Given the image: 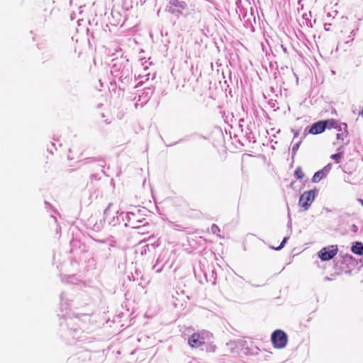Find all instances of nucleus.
I'll return each instance as SVG.
<instances>
[{
	"instance_id": "obj_2",
	"label": "nucleus",
	"mask_w": 363,
	"mask_h": 363,
	"mask_svg": "<svg viewBox=\"0 0 363 363\" xmlns=\"http://www.w3.org/2000/svg\"><path fill=\"white\" fill-rule=\"evenodd\" d=\"M317 191H318L316 189H312L306 191L301 194L298 201V204L304 211L309 208L315 198Z\"/></svg>"
},
{
	"instance_id": "obj_5",
	"label": "nucleus",
	"mask_w": 363,
	"mask_h": 363,
	"mask_svg": "<svg viewBox=\"0 0 363 363\" xmlns=\"http://www.w3.org/2000/svg\"><path fill=\"white\" fill-rule=\"evenodd\" d=\"M338 248L337 245H329L323 247L318 252V257L322 261H328L333 259L337 253Z\"/></svg>"
},
{
	"instance_id": "obj_23",
	"label": "nucleus",
	"mask_w": 363,
	"mask_h": 363,
	"mask_svg": "<svg viewBox=\"0 0 363 363\" xmlns=\"http://www.w3.org/2000/svg\"><path fill=\"white\" fill-rule=\"evenodd\" d=\"M351 34H352V35H355V32H354V30H352V31L351 32Z\"/></svg>"
},
{
	"instance_id": "obj_16",
	"label": "nucleus",
	"mask_w": 363,
	"mask_h": 363,
	"mask_svg": "<svg viewBox=\"0 0 363 363\" xmlns=\"http://www.w3.org/2000/svg\"><path fill=\"white\" fill-rule=\"evenodd\" d=\"M211 230L212 233L218 235V233L220 232V228L216 224H213L211 225Z\"/></svg>"
},
{
	"instance_id": "obj_22",
	"label": "nucleus",
	"mask_w": 363,
	"mask_h": 363,
	"mask_svg": "<svg viewBox=\"0 0 363 363\" xmlns=\"http://www.w3.org/2000/svg\"><path fill=\"white\" fill-rule=\"evenodd\" d=\"M358 201H359V203H361V204H362V206H363V199H358Z\"/></svg>"
},
{
	"instance_id": "obj_18",
	"label": "nucleus",
	"mask_w": 363,
	"mask_h": 363,
	"mask_svg": "<svg viewBox=\"0 0 363 363\" xmlns=\"http://www.w3.org/2000/svg\"><path fill=\"white\" fill-rule=\"evenodd\" d=\"M300 143H301V142H298V143H297L294 145V146L292 147V152L294 153H295L298 150V149L299 147V145H300Z\"/></svg>"
},
{
	"instance_id": "obj_15",
	"label": "nucleus",
	"mask_w": 363,
	"mask_h": 363,
	"mask_svg": "<svg viewBox=\"0 0 363 363\" xmlns=\"http://www.w3.org/2000/svg\"><path fill=\"white\" fill-rule=\"evenodd\" d=\"M69 333H72L73 335L72 338L73 339H79V337L78 336V334L80 333V330L78 329H74L72 331L70 330Z\"/></svg>"
},
{
	"instance_id": "obj_10",
	"label": "nucleus",
	"mask_w": 363,
	"mask_h": 363,
	"mask_svg": "<svg viewBox=\"0 0 363 363\" xmlns=\"http://www.w3.org/2000/svg\"><path fill=\"white\" fill-rule=\"evenodd\" d=\"M325 177V175H323V172L319 170L314 174L312 180L313 182H318L320 179H322Z\"/></svg>"
},
{
	"instance_id": "obj_20",
	"label": "nucleus",
	"mask_w": 363,
	"mask_h": 363,
	"mask_svg": "<svg viewBox=\"0 0 363 363\" xmlns=\"http://www.w3.org/2000/svg\"><path fill=\"white\" fill-rule=\"evenodd\" d=\"M350 229H351V230H352V232H354V233H357V230H358V228H357V226L356 225H354V224L352 225V226H351V228H350Z\"/></svg>"
},
{
	"instance_id": "obj_8",
	"label": "nucleus",
	"mask_w": 363,
	"mask_h": 363,
	"mask_svg": "<svg viewBox=\"0 0 363 363\" xmlns=\"http://www.w3.org/2000/svg\"><path fill=\"white\" fill-rule=\"evenodd\" d=\"M352 252L354 254L362 255H363V244L357 242L355 245L352 247Z\"/></svg>"
},
{
	"instance_id": "obj_19",
	"label": "nucleus",
	"mask_w": 363,
	"mask_h": 363,
	"mask_svg": "<svg viewBox=\"0 0 363 363\" xmlns=\"http://www.w3.org/2000/svg\"><path fill=\"white\" fill-rule=\"evenodd\" d=\"M111 206H112V203H109L108 206H107V208L104 210V215L106 216H108V213H109Z\"/></svg>"
},
{
	"instance_id": "obj_25",
	"label": "nucleus",
	"mask_w": 363,
	"mask_h": 363,
	"mask_svg": "<svg viewBox=\"0 0 363 363\" xmlns=\"http://www.w3.org/2000/svg\"><path fill=\"white\" fill-rule=\"evenodd\" d=\"M161 271V269H157V272H160Z\"/></svg>"
},
{
	"instance_id": "obj_17",
	"label": "nucleus",
	"mask_w": 363,
	"mask_h": 363,
	"mask_svg": "<svg viewBox=\"0 0 363 363\" xmlns=\"http://www.w3.org/2000/svg\"><path fill=\"white\" fill-rule=\"evenodd\" d=\"M287 240H288V238L285 237L283 239L282 242H281L280 245L278 247H277L276 250H279L282 249L284 247L285 243L286 242Z\"/></svg>"
},
{
	"instance_id": "obj_26",
	"label": "nucleus",
	"mask_w": 363,
	"mask_h": 363,
	"mask_svg": "<svg viewBox=\"0 0 363 363\" xmlns=\"http://www.w3.org/2000/svg\"><path fill=\"white\" fill-rule=\"evenodd\" d=\"M101 167H102V168H104V166H101ZM101 172H104V169H101Z\"/></svg>"
},
{
	"instance_id": "obj_14",
	"label": "nucleus",
	"mask_w": 363,
	"mask_h": 363,
	"mask_svg": "<svg viewBox=\"0 0 363 363\" xmlns=\"http://www.w3.org/2000/svg\"><path fill=\"white\" fill-rule=\"evenodd\" d=\"M332 164H328L324 167L320 171L323 172V175H327L331 169Z\"/></svg>"
},
{
	"instance_id": "obj_1",
	"label": "nucleus",
	"mask_w": 363,
	"mask_h": 363,
	"mask_svg": "<svg viewBox=\"0 0 363 363\" xmlns=\"http://www.w3.org/2000/svg\"><path fill=\"white\" fill-rule=\"evenodd\" d=\"M212 334L208 331H202L201 333H196L192 334L189 338V344L191 347H199L206 345H208V347L206 348L207 351L214 352L216 347L211 345L212 342Z\"/></svg>"
},
{
	"instance_id": "obj_12",
	"label": "nucleus",
	"mask_w": 363,
	"mask_h": 363,
	"mask_svg": "<svg viewBox=\"0 0 363 363\" xmlns=\"http://www.w3.org/2000/svg\"><path fill=\"white\" fill-rule=\"evenodd\" d=\"M294 175L298 179H301L303 178L304 174H303L302 169H301V167H297L296 169L295 172H294Z\"/></svg>"
},
{
	"instance_id": "obj_21",
	"label": "nucleus",
	"mask_w": 363,
	"mask_h": 363,
	"mask_svg": "<svg viewBox=\"0 0 363 363\" xmlns=\"http://www.w3.org/2000/svg\"><path fill=\"white\" fill-rule=\"evenodd\" d=\"M141 65H142V66H143V69H144L145 71H146V70H147V65H144V63H143L142 62H141Z\"/></svg>"
},
{
	"instance_id": "obj_11",
	"label": "nucleus",
	"mask_w": 363,
	"mask_h": 363,
	"mask_svg": "<svg viewBox=\"0 0 363 363\" xmlns=\"http://www.w3.org/2000/svg\"><path fill=\"white\" fill-rule=\"evenodd\" d=\"M347 135V130L346 129H342V131H339L338 133H337V140H344L345 138H346Z\"/></svg>"
},
{
	"instance_id": "obj_6",
	"label": "nucleus",
	"mask_w": 363,
	"mask_h": 363,
	"mask_svg": "<svg viewBox=\"0 0 363 363\" xmlns=\"http://www.w3.org/2000/svg\"><path fill=\"white\" fill-rule=\"evenodd\" d=\"M323 122L325 124V129L335 128L337 129L338 131H342V129H346L347 128L346 123H340L338 121L335 119L325 120L323 121Z\"/></svg>"
},
{
	"instance_id": "obj_4",
	"label": "nucleus",
	"mask_w": 363,
	"mask_h": 363,
	"mask_svg": "<svg viewBox=\"0 0 363 363\" xmlns=\"http://www.w3.org/2000/svg\"><path fill=\"white\" fill-rule=\"evenodd\" d=\"M187 9V4L185 1L179 0H170L167 11L172 14L179 16L182 13V11Z\"/></svg>"
},
{
	"instance_id": "obj_13",
	"label": "nucleus",
	"mask_w": 363,
	"mask_h": 363,
	"mask_svg": "<svg viewBox=\"0 0 363 363\" xmlns=\"http://www.w3.org/2000/svg\"><path fill=\"white\" fill-rule=\"evenodd\" d=\"M342 157V153L338 152V153L332 155L330 157H331V159L335 160L336 163H339Z\"/></svg>"
},
{
	"instance_id": "obj_9",
	"label": "nucleus",
	"mask_w": 363,
	"mask_h": 363,
	"mask_svg": "<svg viewBox=\"0 0 363 363\" xmlns=\"http://www.w3.org/2000/svg\"><path fill=\"white\" fill-rule=\"evenodd\" d=\"M67 294L65 293H62L60 296V306H61V308L63 310H65L67 311L69 308V303H67Z\"/></svg>"
},
{
	"instance_id": "obj_24",
	"label": "nucleus",
	"mask_w": 363,
	"mask_h": 363,
	"mask_svg": "<svg viewBox=\"0 0 363 363\" xmlns=\"http://www.w3.org/2000/svg\"><path fill=\"white\" fill-rule=\"evenodd\" d=\"M327 24L325 25V29L327 30Z\"/></svg>"
},
{
	"instance_id": "obj_3",
	"label": "nucleus",
	"mask_w": 363,
	"mask_h": 363,
	"mask_svg": "<svg viewBox=\"0 0 363 363\" xmlns=\"http://www.w3.org/2000/svg\"><path fill=\"white\" fill-rule=\"evenodd\" d=\"M272 342L274 347L281 349L284 348L287 344V335L281 330H277L272 335Z\"/></svg>"
},
{
	"instance_id": "obj_7",
	"label": "nucleus",
	"mask_w": 363,
	"mask_h": 363,
	"mask_svg": "<svg viewBox=\"0 0 363 363\" xmlns=\"http://www.w3.org/2000/svg\"><path fill=\"white\" fill-rule=\"evenodd\" d=\"M325 130V124L323 121H320L313 123L310 130L309 133L313 135H316L323 133Z\"/></svg>"
}]
</instances>
